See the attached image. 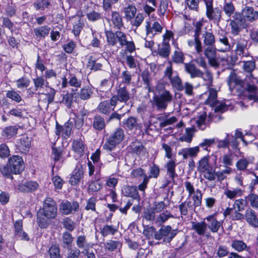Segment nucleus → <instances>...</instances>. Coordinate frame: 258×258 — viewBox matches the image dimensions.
<instances>
[{
	"mask_svg": "<svg viewBox=\"0 0 258 258\" xmlns=\"http://www.w3.org/2000/svg\"><path fill=\"white\" fill-rule=\"evenodd\" d=\"M57 206L55 202L47 197L43 202V206L37 212V222L41 228H46L49 225V220L55 218Z\"/></svg>",
	"mask_w": 258,
	"mask_h": 258,
	"instance_id": "nucleus-1",
	"label": "nucleus"
},
{
	"mask_svg": "<svg viewBox=\"0 0 258 258\" xmlns=\"http://www.w3.org/2000/svg\"><path fill=\"white\" fill-rule=\"evenodd\" d=\"M194 30V37H195L197 42L196 51L198 53H201L203 51V47L201 39L204 45L207 46H214L215 43V38L213 33L210 31H208L206 29H202L203 23L201 22H197L195 25Z\"/></svg>",
	"mask_w": 258,
	"mask_h": 258,
	"instance_id": "nucleus-2",
	"label": "nucleus"
},
{
	"mask_svg": "<svg viewBox=\"0 0 258 258\" xmlns=\"http://www.w3.org/2000/svg\"><path fill=\"white\" fill-rule=\"evenodd\" d=\"M105 35L108 44L111 46H115L118 42L120 46H126V50L132 53L136 49L134 42L127 40V35L121 31H116L113 33L112 31H105Z\"/></svg>",
	"mask_w": 258,
	"mask_h": 258,
	"instance_id": "nucleus-3",
	"label": "nucleus"
},
{
	"mask_svg": "<svg viewBox=\"0 0 258 258\" xmlns=\"http://www.w3.org/2000/svg\"><path fill=\"white\" fill-rule=\"evenodd\" d=\"M172 98V95L169 91L165 90L159 94H154L150 102L153 108H156L158 111H163L166 109Z\"/></svg>",
	"mask_w": 258,
	"mask_h": 258,
	"instance_id": "nucleus-4",
	"label": "nucleus"
},
{
	"mask_svg": "<svg viewBox=\"0 0 258 258\" xmlns=\"http://www.w3.org/2000/svg\"><path fill=\"white\" fill-rule=\"evenodd\" d=\"M210 156H205L202 158L197 163L198 171L203 173V176L209 181L215 179V170L210 164Z\"/></svg>",
	"mask_w": 258,
	"mask_h": 258,
	"instance_id": "nucleus-5",
	"label": "nucleus"
},
{
	"mask_svg": "<svg viewBox=\"0 0 258 258\" xmlns=\"http://www.w3.org/2000/svg\"><path fill=\"white\" fill-rule=\"evenodd\" d=\"M124 138V131L117 128L112 133L106 142L103 146V148L108 151H111L116 145L120 143Z\"/></svg>",
	"mask_w": 258,
	"mask_h": 258,
	"instance_id": "nucleus-6",
	"label": "nucleus"
},
{
	"mask_svg": "<svg viewBox=\"0 0 258 258\" xmlns=\"http://www.w3.org/2000/svg\"><path fill=\"white\" fill-rule=\"evenodd\" d=\"M177 233L176 229H172L170 226L162 225L154 234V238L162 240L163 242L169 243Z\"/></svg>",
	"mask_w": 258,
	"mask_h": 258,
	"instance_id": "nucleus-7",
	"label": "nucleus"
},
{
	"mask_svg": "<svg viewBox=\"0 0 258 258\" xmlns=\"http://www.w3.org/2000/svg\"><path fill=\"white\" fill-rule=\"evenodd\" d=\"M217 92L216 90L211 88L209 90V96L205 103L212 107H215V112H224L230 107L229 104L225 103H219L217 101Z\"/></svg>",
	"mask_w": 258,
	"mask_h": 258,
	"instance_id": "nucleus-8",
	"label": "nucleus"
},
{
	"mask_svg": "<svg viewBox=\"0 0 258 258\" xmlns=\"http://www.w3.org/2000/svg\"><path fill=\"white\" fill-rule=\"evenodd\" d=\"M117 94L111 97V102L113 105L117 103L118 102L126 103L130 98V93L127 90L126 87L122 86L120 84L117 90Z\"/></svg>",
	"mask_w": 258,
	"mask_h": 258,
	"instance_id": "nucleus-9",
	"label": "nucleus"
},
{
	"mask_svg": "<svg viewBox=\"0 0 258 258\" xmlns=\"http://www.w3.org/2000/svg\"><path fill=\"white\" fill-rule=\"evenodd\" d=\"M216 47V49L221 52H228L231 49V44L225 32L222 31L218 33Z\"/></svg>",
	"mask_w": 258,
	"mask_h": 258,
	"instance_id": "nucleus-10",
	"label": "nucleus"
},
{
	"mask_svg": "<svg viewBox=\"0 0 258 258\" xmlns=\"http://www.w3.org/2000/svg\"><path fill=\"white\" fill-rule=\"evenodd\" d=\"M8 164L14 174H19L24 169V161L19 156L14 155L11 157L9 159Z\"/></svg>",
	"mask_w": 258,
	"mask_h": 258,
	"instance_id": "nucleus-11",
	"label": "nucleus"
},
{
	"mask_svg": "<svg viewBox=\"0 0 258 258\" xmlns=\"http://www.w3.org/2000/svg\"><path fill=\"white\" fill-rule=\"evenodd\" d=\"M214 46H207L204 49V53L208 59L209 64L213 67H218L219 63L216 59V47Z\"/></svg>",
	"mask_w": 258,
	"mask_h": 258,
	"instance_id": "nucleus-12",
	"label": "nucleus"
},
{
	"mask_svg": "<svg viewBox=\"0 0 258 258\" xmlns=\"http://www.w3.org/2000/svg\"><path fill=\"white\" fill-rule=\"evenodd\" d=\"M204 221H206L207 229H209L212 233H217L222 226V223L218 221L213 215L206 217Z\"/></svg>",
	"mask_w": 258,
	"mask_h": 258,
	"instance_id": "nucleus-13",
	"label": "nucleus"
},
{
	"mask_svg": "<svg viewBox=\"0 0 258 258\" xmlns=\"http://www.w3.org/2000/svg\"><path fill=\"white\" fill-rule=\"evenodd\" d=\"M110 26L117 30H120L123 27L122 16L116 11H112L111 17L108 19Z\"/></svg>",
	"mask_w": 258,
	"mask_h": 258,
	"instance_id": "nucleus-14",
	"label": "nucleus"
},
{
	"mask_svg": "<svg viewBox=\"0 0 258 258\" xmlns=\"http://www.w3.org/2000/svg\"><path fill=\"white\" fill-rule=\"evenodd\" d=\"M244 97V99L258 102V91L256 87L253 85L247 84L245 91L241 94V97Z\"/></svg>",
	"mask_w": 258,
	"mask_h": 258,
	"instance_id": "nucleus-15",
	"label": "nucleus"
},
{
	"mask_svg": "<svg viewBox=\"0 0 258 258\" xmlns=\"http://www.w3.org/2000/svg\"><path fill=\"white\" fill-rule=\"evenodd\" d=\"M185 71L190 75L191 78H201L204 80V73L198 69L196 66L191 62L184 64Z\"/></svg>",
	"mask_w": 258,
	"mask_h": 258,
	"instance_id": "nucleus-16",
	"label": "nucleus"
},
{
	"mask_svg": "<svg viewBox=\"0 0 258 258\" xmlns=\"http://www.w3.org/2000/svg\"><path fill=\"white\" fill-rule=\"evenodd\" d=\"M192 229L200 236H204L209 238L211 237L210 232L208 230L206 221L193 222Z\"/></svg>",
	"mask_w": 258,
	"mask_h": 258,
	"instance_id": "nucleus-17",
	"label": "nucleus"
},
{
	"mask_svg": "<svg viewBox=\"0 0 258 258\" xmlns=\"http://www.w3.org/2000/svg\"><path fill=\"white\" fill-rule=\"evenodd\" d=\"M241 13L245 21L252 22L258 19V11L254 10L253 7L245 6Z\"/></svg>",
	"mask_w": 258,
	"mask_h": 258,
	"instance_id": "nucleus-18",
	"label": "nucleus"
},
{
	"mask_svg": "<svg viewBox=\"0 0 258 258\" xmlns=\"http://www.w3.org/2000/svg\"><path fill=\"white\" fill-rule=\"evenodd\" d=\"M79 204L77 202L71 203L68 201L62 202L60 205V210L63 214L69 215L73 212L77 211Z\"/></svg>",
	"mask_w": 258,
	"mask_h": 258,
	"instance_id": "nucleus-19",
	"label": "nucleus"
},
{
	"mask_svg": "<svg viewBox=\"0 0 258 258\" xmlns=\"http://www.w3.org/2000/svg\"><path fill=\"white\" fill-rule=\"evenodd\" d=\"M200 150L199 147H194L189 148H184L180 149L178 155L182 156L183 159H187L188 158H193L196 157L199 153Z\"/></svg>",
	"mask_w": 258,
	"mask_h": 258,
	"instance_id": "nucleus-20",
	"label": "nucleus"
},
{
	"mask_svg": "<svg viewBox=\"0 0 258 258\" xmlns=\"http://www.w3.org/2000/svg\"><path fill=\"white\" fill-rule=\"evenodd\" d=\"M235 45L234 51L237 55H242V56H247V41L240 38L237 40L234 44Z\"/></svg>",
	"mask_w": 258,
	"mask_h": 258,
	"instance_id": "nucleus-21",
	"label": "nucleus"
},
{
	"mask_svg": "<svg viewBox=\"0 0 258 258\" xmlns=\"http://www.w3.org/2000/svg\"><path fill=\"white\" fill-rule=\"evenodd\" d=\"M116 105V104H115L114 105L112 104L111 98L109 101L105 100L101 102L99 104L97 109L100 113L104 114H108L111 111L114 110V108Z\"/></svg>",
	"mask_w": 258,
	"mask_h": 258,
	"instance_id": "nucleus-22",
	"label": "nucleus"
},
{
	"mask_svg": "<svg viewBox=\"0 0 258 258\" xmlns=\"http://www.w3.org/2000/svg\"><path fill=\"white\" fill-rule=\"evenodd\" d=\"M129 147L131 152L138 155L144 156L147 153L146 148L143 145L141 142L137 140L133 142Z\"/></svg>",
	"mask_w": 258,
	"mask_h": 258,
	"instance_id": "nucleus-23",
	"label": "nucleus"
},
{
	"mask_svg": "<svg viewBox=\"0 0 258 258\" xmlns=\"http://www.w3.org/2000/svg\"><path fill=\"white\" fill-rule=\"evenodd\" d=\"M121 191L122 194L125 197H131L134 200H140V196L136 186L124 185Z\"/></svg>",
	"mask_w": 258,
	"mask_h": 258,
	"instance_id": "nucleus-24",
	"label": "nucleus"
},
{
	"mask_svg": "<svg viewBox=\"0 0 258 258\" xmlns=\"http://www.w3.org/2000/svg\"><path fill=\"white\" fill-rule=\"evenodd\" d=\"M145 28L147 35L152 34L153 36L161 33L163 30L162 26L158 22H154L151 26L150 22L146 21Z\"/></svg>",
	"mask_w": 258,
	"mask_h": 258,
	"instance_id": "nucleus-25",
	"label": "nucleus"
},
{
	"mask_svg": "<svg viewBox=\"0 0 258 258\" xmlns=\"http://www.w3.org/2000/svg\"><path fill=\"white\" fill-rule=\"evenodd\" d=\"M244 217L246 222L252 227H258V218L254 210L250 209L246 210Z\"/></svg>",
	"mask_w": 258,
	"mask_h": 258,
	"instance_id": "nucleus-26",
	"label": "nucleus"
},
{
	"mask_svg": "<svg viewBox=\"0 0 258 258\" xmlns=\"http://www.w3.org/2000/svg\"><path fill=\"white\" fill-rule=\"evenodd\" d=\"M227 83L230 89L234 88L235 85L244 87L245 85L244 82L240 79L233 71L231 72L228 78Z\"/></svg>",
	"mask_w": 258,
	"mask_h": 258,
	"instance_id": "nucleus-27",
	"label": "nucleus"
},
{
	"mask_svg": "<svg viewBox=\"0 0 258 258\" xmlns=\"http://www.w3.org/2000/svg\"><path fill=\"white\" fill-rule=\"evenodd\" d=\"M176 165L175 160L170 159L165 166L167 169V175L169 176L170 182H174V178L177 176L175 172Z\"/></svg>",
	"mask_w": 258,
	"mask_h": 258,
	"instance_id": "nucleus-28",
	"label": "nucleus"
},
{
	"mask_svg": "<svg viewBox=\"0 0 258 258\" xmlns=\"http://www.w3.org/2000/svg\"><path fill=\"white\" fill-rule=\"evenodd\" d=\"M15 235L22 240L28 241L29 237L28 234L23 231L22 222L21 220L17 221L14 224Z\"/></svg>",
	"mask_w": 258,
	"mask_h": 258,
	"instance_id": "nucleus-29",
	"label": "nucleus"
},
{
	"mask_svg": "<svg viewBox=\"0 0 258 258\" xmlns=\"http://www.w3.org/2000/svg\"><path fill=\"white\" fill-rule=\"evenodd\" d=\"M38 187V184L34 181H26L19 185L18 189L23 192H31L36 190Z\"/></svg>",
	"mask_w": 258,
	"mask_h": 258,
	"instance_id": "nucleus-30",
	"label": "nucleus"
},
{
	"mask_svg": "<svg viewBox=\"0 0 258 258\" xmlns=\"http://www.w3.org/2000/svg\"><path fill=\"white\" fill-rule=\"evenodd\" d=\"M50 30V27L48 26H40L34 28L33 33L36 39H41L48 36Z\"/></svg>",
	"mask_w": 258,
	"mask_h": 258,
	"instance_id": "nucleus-31",
	"label": "nucleus"
},
{
	"mask_svg": "<svg viewBox=\"0 0 258 258\" xmlns=\"http://www.w3.org/2000/svg\"><path fill=\"white\" fill-rule=\"evenodd\" d=\"M30 139L28 137L22 138L18 145V149L22 153H27L30 148Z\"/></svg>",
	"mask_w": 258,
	"mask_h": 258,
	"instance_id": "nucleus-32",
	"label": "nucleus"
},
{
	"mask_svg": "<svg viewBox=\"0 0 258 258\" xmlns=\"http://www.w3.org/2000/svg\"><path fill=\"white\" fill-rule=\"evenodd\" d=\"M243 69L244 71L248 73L246 76L250 81L251 79H253L252 72L254 70L255 67V61L253 60L249 61H243Z\"/></svg>",
	"mask_w": 258,
	"mask_h": 258,
	"instance_id": "nucleus-33",
	"label": "nucleus"
},
{
	"mask_svg": "<svg viewBox=\"0 0 258 258\" xmlns=\"http://www.w3.org/2000/svg\"><path fill=\"white\" fill-rule=\"evenodd\" d=\"M83 175V172L82 169L80 168H76L73 171L72 175L70 178V183L73 185L78 184L81 179L82 178Z\"/></svg>",
	"mask_w": 258,
	"mask_h": 258,
	"instance_id": "nucleus-34",
	"label": "nucleus"
},
{
	"mask_svg": "<svg viewBox=\"0 0 258 258\" xmlns=\"http://www.w3.org/2000/svg\"><path fill=\"white\" fill-rule=\"evenodd\" d=\"M124 18L127 21H132L135 17L137 13V8L133 5H129L123 9Z\"/></svg>",
	"mask_w": 258,
	"mask_h": 258,
	"instance_id": "nucleus-35",
	"label": "nucleus"
},
{
	"mask_svg": "<svg viewBox=\"0 0 258 258\" xmlns=\"http://www.w3.org/2000/svg\"><path fill=\"white\" fill-rule=\"evenodd\" d=\"M173 217L172 215L168 211L160 213L156 215L154 223L158 225H161L167 221L169 218Z\"/></svg>",
	"mask_w": 258,
	"mask_h": 258,
	"instance_id": "nucleus-36",
	"label": "nucleus"
},
{
	"mask_svg": "<svg viewBox=\"0 0 258 258\" xmlns=\"http://www.w3.org/2000/svg\"><path fill=\"white\" fill-rule=\"evenodd\" d=\"M195 208L191 200L187 199L179 205V209L181 215L185 216L188 213V209L193 210Z\"/></svg>",
	"mask_w": 258,
	"mask_h": 258,
	"instance_id": "nucleus-37",
	"label": "nucleus"
},
{
	"mask_svg": "<svg viewBox=\"0 0 258 258\" xmlns=\"http://www.w3.org/2000/svg\"><path fill=\"white\" fill-rule=\"evenodd\" d=\"M122 246L121 243L117 240H109L104 244V248L108 251L119 249Z\"/></svg>",
	"mask_w": 258,
	"mask_h": 258,
	"instance_id": "nucleus-38",
	"label": "nucleus"
},
{
	"mask_svg": "<svg viewBox=\"0 0 258 258\" xmlns=\"http://www.w3.org/2000/svg\"><path fill=\"white\" fill-rule=\"evenodd\" d=\"M231 246L235 250L241 252L244 250L248 251L250 247L248 246L247 244L242 240H234L232 241Z\"/></svg>",
	"mask_w": 258,
	"mask_h": 258,
	"instance_id": "nucleus-39",
	"label": "nucleus"
},
{
	"mask_svg": "<svg viewBox=\"0 0 258 258\" xmlns=\"http://www.w3.org/2000/svg\"><path fill=\"white\" fill-rule=\"evenodd\" d=\"M224 194L227 198L233 199L237 197L241 196L243 191L239 188L227 189L224 191Z\"/></svg>",
	"mask_w": 258,
	"mask_h": 258,
	"instance_id": "nucleus-40",
	"label": "nucleus"
},
{
	"mask_svg": "<svg viewBox=\"0 0 258 258\" xmlns=\"http://www.w3.org/2000/svg\"><path fill=\"white\" fill-rule=\"evenodd\" d=\"M93 93V91L92 88L85 87L81 89L78 95L80 99L85 100L90 98Z\"/></svg>",
	"mask_w": 258,
	"mask_h": 258,
	"instance_id": "nucleus-41",
	"label": "nucleus"
},
{
	"mask_svg": "<svg viewBox=\"0 0 258 258\" xmlns=\"http://www.w3.org/2000/svg\"><path fill=\"white\" fill-rule=\"evenodd\" d=\"M61 240L62 246L63 248H68L72 245L73 241V237L71 233L66 231L62 233Z\"/></svg>",
	"mask_w": 258,
	"mask_h": 258,
	"instance_id": "nucleus-42",
	"label": "nucleus"
},
{
	"mask_svg": "<svg viewBox=\"0 0 258 258\" xmlns=\"http://www.w3.org/2000/svg\"><path fill=\"white\" fill-rule=\"evenodd\" d=\"M117 231V228L113 225H105L100 230V233L103 237L109 235H113Z\"/></svg>",
	"mask_w": 258,
	"mask_h": 258,
	"instance_id": "nucleus-43",
	"label": "nucleus"
},
{
	"mask_svg": "<svg viewBox=\"0 0 258 258\" xmlns=\"http://www.w3.org/2000/svg\"><path fill=\"white\" fill-rule=\"evenodd\" d=\"M170 82L172 87L176 90L181 91L183 90L182 81L178 75H174Z\"/></svg>",
	"mask_w": 258,
	"mask_h": 258,
	"instance_id": "nucleus-44",
	"label": "nucleus"
},
{
	"mask_svg": "<svg viewBox=\"0 0 258 258\" xmlns=\"http://www.w3.org/2000/svg\"><path fill=\"white\" fill-rule=\"evenodd\" d=\"M18 130L16 126L7 127L3 131V136L8 139H11L17 134Z\"/></svg>",
	"mask_w": 258,
	"mask_h": 258,
	"instance_id": "nucleus-45",
	"label": "nucleus"
},
{
	"mask_svg": "<svg viewBox=\"0 0 258 258\" xmlns=\"http://www.w3.org/2000/svg\"><path fill=\"white\" fill-rule=\"evenodd\" d=\"M170 52V46L167 41H163L161 47L158 49V54L163 57H167L169 56Z\"/></svg>",
	"mask_w": 258,
	"mask_h": 258,
	"instance_id": "nucleus-46",
	"label": "nucleus"
},
{
	"mask_svg": "<svg viewBox=\"0 0 258 258\" xmlns=\"http://www.w3.org/2000/svg\"><path fill=\"white\" fill-rule=\"evenodd\" d=\"M125 126L129 130H140L142 128V125L138 124L136 118L130 117L127 119L125 123Z\"/></svg>",
	"mask_w": 258,
	"mask_h": 258,
	"instance_id": "nucleus-47",
	"label": "nucleus"
},
{
	"mask_svg": "<svg viewBox=\"0 0 258 258\" xmlns=\"http://www.w3.org/2000/svg\"><path fill=\"white\" fill-rule=\"evenodd\" d=\"M142 80L144 84L146 85L145 88L148 89V92H152V90L151 87V77L150 74L148 70H144L141 75Z\"/></svg>",
	"mask_w": 258,
	"mask_h": 258,
	"instance_id": "nucleus-48",
	"label": "nucleus"
},
{
	"mask_svg": "<svg viewBox=\"0 0 258 258\" xmlns=\"http://www.w3.org/2000/svg\"><path fill=\"white\" fill-rule=\"evenodd\" d=\"M93 126L97 130H101L105 127L104 118L101 116L94 117L93 122Z\"/></svg>",
	"mask_w": 258,
	"mask_h": 258,
	"instance_id": "nucleus-49",
	"label": "nucleus"
},
{
	"mask_svg": "<svg viewBox=\"0 0 258 258\" xmlns=\"http://www.w3.org/2000/svg\"><path fill=\"white\" fill-rule=\"evenodd\" d=\"M222 162L225 166L228 167L231 166L233 164L234 155L231 152L225 154L221 157Z\"/></svg>",
	"mask_w": 258,
	"mask_h": 258,
	"instance_id": "nucleus-50",
	"label": "nucleus"
},
{
	"mask_svg": "<svg viewBox=\"0 0 258 258\" xmlns=\"http://www.w3.org/2000/svg\"><path fill=\"white\" fill-rule=\"evenodd\" d=\"M232 169L229 167H225V168L220 171L215 172V178L217 177L218 181L223 180L226 178L227 175L231 174Z\"/></svg>",
	"mask_w": 258,
	"mask_h": 258,
	"instance_id": "nucleus-51",
	"label": "nucleus"
},
{
	"mask_svg": "<svg viewBox=\"0 0 258 258\" xmlns=\"http://www.w3.org/2000/svg\"><path fill=\"white\" fill-rule=\"evenodd\" d=\"M156 213L151 208L146 209L143 213V218L149 221L155 222L156 218Z\"/></svg>",
	"mask_w": 258,
	"mask_h": 258,
	"instance_id": "nucleus-52",
	"label": "nucleus"
},
{
	"mask_svg": "<svg viewBox=\"0 0 258 258\" xmlns=\"http://www.w3.org/2000/svg\"><path fill=\"white\" fill-rule=\"evenodd\" d=\"M216 140L214 138L212 139H205L203 142L200 143L197 147H199L200 148H202L203 150H206L208 152L210 151L209 150V148L212 145L215 143Z\"/></svg>",
	"mask_w": 258,
	"mask_h": 258,
	"instance_id": "nucleus-53",
	"label": "nucleus"
},
{
	"mask_svg": "<svg viewBox=\"0 0 258 258\" xmlns=\"http://www.w3.org/2000/svg\"><path fill=\"white\" fill-rule=\"evenodd\" d=\"M241 21L237 19L235 20H232L230 22V26L231 27V33L234 35L238 34L240 31L239 27V24Z\"/></svg>",
	"mask_w": 258,
	"mask_h": 258,
	"instance_id": "nucleus-54",
	"label": "nucleus"
},
{
	"mask_svg": "<svg viewBox=\"0 0 258 258\" xmlns=\"http://www.w3.org/2000/svg\"><path fill=\"white\" fill-rule=\"evenodd\" d=\"M247 202L246 200L240 199L235 201L233 205V208L237 211H242L246 206Z\"/></svg>",
	"mask_w": 258,
	"mask_h": 258,
	"instance_id": "nucleus-55",
	"label": "nucleus"
},
{
	"mask_svg": "<svg viewBox=\"0 0 258 258\" xmlns=\"http://www.w3.org/2000/svg\"><path fill=\"white\" fill-rule=\"evenodd\" d=\"M49 5L48 0H36L33 4L34 7L37 10H44Z\"/></svg>",
	"mask_w": 258,
	"mask_h": 258,
	"instance_id": "nucleus-56",
	"label": "nucleus"
},
{
	"mask_svg": "<svg viewBox=\"0 0 258 258\" xmlns=\"http://www.w3.org/2000/svg\"><path fill=\"white\" fill-rule=\"evenodd\" d=\"M0 172L5 177L11 179L13 178L12 174L13 173V171L10 166H9V164L1 166Z\"/></svg>",
	"mask_w": 258,
	"mask_h": 258,
	"instance_id": "nucleus-57",
	"label": "nucleus"
},
{
	"mask_svg": "<svg viewBox=\"0 0 258 258\" xmlns=\"http://www.w3.org/2000/svg\"><path fill=\"white\" fill-rule=\"evenodd\" d=\"M102 187V184L98 180L92 181L89 185L88 191L89 194H93L99 191Z\"/></svg>",
	"mask_w": 258,
	"mask_h": 258,
	"instance_id": "nucleus-58",
	"label": "nucleus"
},
{
	"mask_svg": "<svg viewBox=\"0 0 258 258\" xmlns=\"http://www.w3.org/2000/svg\"><path fill=\"white\" fill-rule=\"evenodd\" d=\"M172 60L176 63H183L184 56L182 52L180 50H175L172 56Z\"/></svg>",
	"mask_w": 258,
	"mask_h": 258,
	"instance_id": "nucleus-59",
	"label": "nucleus"
},
{
	"mask_svg": "<svg viewBox=\"0 0 258 258\" xmlns=\"http://www.w3.org/2000/svg\"><path fill=\"white\" fill-rule=\"evenodd\" d=\"M73 150L77 153L82 154L84 151V145L82 141L75 140L73 143Z\"/></svg>",
	"mask_w": 258,
	"mask_h": 258,
	"instance_id": "nucleus-60",
	"label": "nucleus"
},
{
	"mask_svg": "<svg viewBox=\"0 0 258 258\" xmlns=\"http://www.w3.org/2000/svg\"><path fill=\"white\" fill-rule=\"evenodd\" d=\"M250 161L247 159H240L236 163V167L238 170L244 171L246 170Z\"/></svg>",
	"mask_w": 258,
	"mask_h": 258,
	"instance_id": "nucleus-61",
	"label": "nucleus"
},
{
	"mask_svg": "<svg viewBox=\"0 0 258 258\" xmlns=\"http://www.w3.org/2000/svg\"><path fill=\"white\" fill-rule=\"evenodd\" d=\"M72 127V122L68 121L65 123L64 125L62 126V136L63 137L67 138L71 136Z\"/></svg>",
	"mask_w": 258,
	"mask_h": 258,
	"instance_id": "nucleus-62",
	"label": "nucleus"
},
{
	"mask_svg": "<svg viewBox=\"0 0 258 258\" xmlns=\"http://www.w3.org/2000/svg\"><path fill=\"white\" fill-rule=\"evenodd\" d=\"M247 199L249 202L250 206L258 210V196L256 194L251 193L247 197Z\"/></svg>",
	"mask_w": 258,
	"mask_h": 258,
	"instance_id": "nucleus-63",
	"label": "nucleus"
},
{
	"mask_svg": "<svg viewBox=\"0 0 258 258\" xmlns=\"http://www.w3.org/2000/svg\"><path fill=\"white\" fill-rule=\"evenodd\" d=\"M49 253L50 258H61L59 248L56 245L50 247L49 249Z\"/></svg>",
	"mask_w": 258,
	"mask_h": 258,
	"instance_id": "nucleus-64",
	"label": "nucleus"
}]
</instances>
